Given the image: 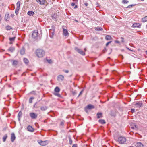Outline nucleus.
Returning <instances> with one entry per match:
<instances>
[{
  "label": "nucleus",
  "instance_id": "50",
  "mask_svg": "<svg viewBox=\"0 0 147 147\" xmlns=\"http://www.w3.org/2000/svg\"><path fill=\"white\" fill-rule=\"evenodd\" d=\"M14 16V14H12L11 15V16L12 18Z\"/></svg>",
  "mask_w": 147,
  "mask_h": 147
},
{
  "label": "nucleus",
  "instance_id": "38",
  "mask_svg": "<svg viewBox=\"0 0 147 147\" xmlns=\"http://www.w3.org/2000/svg\"><path fill=\"white\" fill-rule=\"evenodd\" d=\"M20 9H15V13L16 15H17L19 13V11Z\"/></svg>",
  "mask_w": 147,
  "mask_h": 147
},
{
  "label": "nucleus",
  "instance_id": "45",
  "mask_svg": "<svg viewBox=\"0 0 147 147\" xmlns=\"http://www.w3.org/2000/svg\"><path fill=\"white\" fill-rule=\"evenodd\" d=\"M111 41H109V42H108L106 44V46H108V45H109V44L110 43H111Z\"/></svg>",
  "mask_w": 147,
  "mask_h": 147
},
{
  "label": "nucleus",
  "instance_id": "19",
  "mask_svg": "<svg viewBox=\"0 0 147 147\" xmlns=\"http://www.w3.org/2000/svg\"><path fill=\"white\" fill-rule=\"evenodd\" d=\"M97 117L98 118H99L102 117V113H98L97 114Z\"/></svg>",
  "mask_w": 147,
  "mask_h": 147
},
{
  "label": "nucleus",
  "instance_id": "5",
  "mask_svg": "<svg viewBox=\"0 0 147 147\" xmlns=\"http://www.w3.org/2000/svg\"><path fill=\"white\" fill-rule=\"evenodd\" d=\"M75 50L81 55H85V53L81 49H79L77 47H75Z\"/></svg>",
  "mask_w": 147,
  "mask_h": 147
},
{
  "label": "nucleus",
  "instance_id": "35",
  "mask_svg": "<svg viewBox=\"0 0 147 147\" xmlns=\"http://www.w3.org/2000/svg\"><path fill=\"white\" fill-rule=\"evenodd\" d=\"M16 37H14L12 38H10L9 40L10 42H13L15 40Z\"/></svg>",
  "mask_w": 147,
  "mask_h": 147
},
{
  "label": "nucleus",
  "instance_id": "16",
  "mask_svg": "<svg viewBox=\"0 0 147 147\" xmlns=\"http://www.w3.org/2000/svg\"><path fill=\"white\" fill-rule=\"evenodd\" d=\"M37 3L41 5L44 4L45 3V0H37Z\"/></svg>",
  "mask_w": 147,
  "mask_h": 147
},
{
  "label": "nucleus",
  "instance_id": "42",
  "mask_svg": "<svg viewBox=\"0 0 147 147\" xmlns=\"http://www.w3.org/2000/svg\"><path fill=\"white\" fill-rule=\"evenodd\" d=\"M131 128L133 129H136V128H137V127L136 125H134L133 126H132L131 127Z\"/></svg>",
  "mask_w": 147,
  "mask_h": 147
},
{
  "label": "nucleus",
  "instance_id": "60",
  "mask_svg": "<svg viewBox=\"0 0 147 147\" xmlns=\"http://www.w3.org/2000/svg\"><path fill=\"white\" fill-rule=\"evenodd\" d=\"M36 103H35V104L34 105V107H35V106H36Z\"/></svg>",
  "mask_w": 147,
  "mask_h": 147
},
{
  "label": "nucleus",
  "instance_id": "8",
  "mask_svg": "<svg viewBox=\"0 0 147 147\" xmlns=\"http://www.w3.org/2000/svg\"><path fill=\"white\" fill-rule=\"evenodd\" d=\"M142 102H137L134 104V106L137 108H140L142 106Z\"/></svg>",
  "mask_w": 147,
  "mask_h": 147
},
{
  "label": "nucleus",
  "instance_id": "13",
  "mask_svg": "<svg viewBox=\"0 0 147 147\" xmlns=\"http://www.w3.org/2000/svg\"><path fill=\"white\" fill-rule=\"evenodd\" d=\"M28 131L30 132H33L34 131V129L30 125H29L27 128Z\"/></svg>",
  "mask_w": 147,
  "mask_h": 147
},
{
  "label": "nucleus",
  "instance_id": "43",
  "mask_svg": "<svg viewBox=\"0 0 147 147\" xmlns=\"http://www.w3.org/2000/svg\"><path fill=\"white\" fill-rule=\"evenodd\" d=\"M134 5H128L127 7V8H130V7H132L133 6H134Z\"/></svg>",
  "mask_w": 147,
  "mask_h": 147
},
{
  "label": "nucleus",
  "instance_id": "37",
  "mask_svg": "<svg viewBox=\"0 0 147 147\" xmlns=\"http://www.w3.org/2000/svg\"><path fill=\"white\" fill-rule=\"evenodd\" d=\"M34 98V97H31L29 100V102L30 103H32V100Z\"/></svg>",
  "mask_w": 147,
  "mask_h": 147
},
{
  "label": "nucleus",
  "instance_id": "53",
  "mask_svg": "<svg viewBox=\"0 0 147 147\" xmlns=\"http://www.w3.org/2000/svg\"><path fill=\"white\" fill-rule=\"evenodd\" d=\"M115 42H116L117 43H119V42L118 41H115Z\"/></svg>",
  "mask_w": 147,
  "mask_h": 147
},
{
  "label": "nucleus",
  "instance_id": "41",
  "mask_svg": "<svg viewBox=\"0 0 147 147\" xmlns=\"http://www.w3.org/2000/svg\"><path fill=\"white\" fill-rule=\"evenodd\" d=\"M72 94L73 95H75L77 94V92L75 90L72 92Z\"/></svg>",
  "mask_w": 147,
  "mask_h": 147
},
{
  "label": "nucleus",
  "instance_id": "63",
  "mask_svg": "<svg viewBox=\"0 0 147 147\" xmlns=\"http://www.w3.org/2000/svg\"><path fill=\"white\" fill-rule=\"evenodd\" d=\"M9 43H10V44H12V42H10Z\"/></svg>",
  "mask_w": 147,
  "mask_h": 147
},
{
  "label": "nucleus",
  "instance_id": "61",
  "mask_svg": "<svg viewBox=\"0 0 147 147\" xmlns=\"http://www.w3.org/2000/svg\"><path fill=\"white\" fill-rule=\"evenodd\" d=\"M63 122H61V125H63Z\"/></svg>",
  "mask_w": 147,
  "mask_h": 147
},
{
  "label": "nucleus",
  "instance_id": "28",
  "mask_svg": "<svg viewBox=\"0 0 147 147\" xmlns=\"http://www.w3.org/2000/svg\"><path fill=\"white\" fill-rule=\"evenodd\" d=\"M47 109V107L46 106L41 107L40 109L42 111H45Z\"/></svg>",
  "mask_w": 147,
  "mask_h": 147
},
{
  "label": "nucleus",
  "instance_id": "36",
  "mask_svg": "<svg viewBox=\"0 0 147 147\" xmlns=\"http://www.w3.org/2000/svg\"><path fill=\"white\" fill-rule=\"evenodd\" d=\"M37 40L38 39L40 40L41 38L42 35L41 34H40L38 36V32H37Z\"/></svg>",
  "mask_w": 147,
  "mask_h": 147
},
{
  "label": "nucleus",
  "instance_id": "47",
  "mask_svg": "<svg viewBox=\"0 0 147 147\" xmlns=\"http://www.w3.org/2000/svg\"><path fill=\"white\" fill-rule=\"evenodd\" d=\"M75 5V3H71V5L72 6H74Z\"/></svg>",
  "mask_w": 147,
  "mask_h": 147
},
{
  "label": "nucleus",
  "instance_id": "22",
  "mask_svg": "<svg viewBox=\"0 0 147 147\" xmlns=\"http://www.w3.org/2000/svg\"><path fill=\"white\" fill-rule=\"evenodd\" d=\"M16 6H17L16 9H20V2L19 1H18L16 3Z\"/></svg>",
  "mask_w": 147,
  "mask_h": 147
},
{
  "label": "nucleus",
  "instance_id": "15",
  "mask_svg": "<svg viewBox=\"0 0 147 147\" xmlns=\"http://www.w3.org/2000/svg\"><path fill=\"white\" fill-rule=\"evenodd\" d=\"M9 19V14L8 13H7L5 14V20L7 21Z\"/></svg>",
  "mask_w": 147,
  "mask_h": 147
},
{
  "label": "nucleus",
  "instance_id": "21",
  "mask_svg": "<svg viewBox=\"0 0 147 147\" xmlns=\"http://www.w3.org/2000/svg\"><path fill=\"white\" fill-rule=\"evenodd\" d=\"M99 122L102 124H105L106 123V122L104 120L100 119L98 121Z\"/></svg>",
  "mask_w": 147,
  "mask_h": 147
},
{
  "label": "nucleus",
  "instance_id": "40",
  "mask_svg": "<svg viewBox=\"0 0 147 147\" xmlns=\"http://www.w3.org/2000/svg\"><path fill=\"white\" fill-rule=\"evenodd\" d=\"M84 91V89H83L81 90V91L80 92V93H79V94L78 96V97H79L80 95H81L82 94L83 92Z\"/></svg>",
  "mask_w": 147,
  "mask_h": 147
},
{
  "label": "nucleus",
  "instance_id": "6",
  "mask_svg": "<svg viewBox=\"0 0 147 147\" xmlns=\"http://www.w3.org/2000/svg\"><path fill=\"white\" fill-rule=\"evenodd\" d=\"M64 79V76L61 75H60L57 77V80L59 82L63 81Z\"/></svg>",
  "mask_w": 147,
  "mask_h": 147
},
{
  "label": "nucleus",
  "instance_id": "57",
  "mask_svg": "<svg viewBox=\"0 0 147 147\" xmlns=\"http://www.w3.org/2000/svg\"><path fill=\"white\" fill-rule=\"evenodd\" d=\"M34 91H32V92H31V94H34Z\"/></svg>",
  "mask_w": 147,
  "mask_h": 147
},
{
  "label": "nucleus",
  "instance_id": "51",
  "mask_svg": "<svg viewBox=\"0 0 147 147\" xmlns=\"http://www.w3.org/2000/svg\"><path fill=\"white\" fill-rule=\"evenodd\" d=\"M65 72L66 73H67L69 72V71L68 70H65Z\"/></svg>",
  "mask_w": 147,
  "mask_h": 147
},
{
  "label": "nucleus",
  "instance_id": "48",
  "mask_svg": "<svg viewBox=\"0 0 147 147\" xmlns=\"http://www.w3.org/2000/svg\"><path fill=\"white\" fill-rule=\"evenodd\" d=\"M127 49H128V50H129L130 51H133L130 49L129 48H128L127 47H126Z\"/></svg>",
  "mask_w": 147,
  "mask_h": 147
},
{
  "label": "nucleus",
  "instance_id": "20",
  "mask_svg": "<svg viewBox=\"0 0 147 147\" xmlns=\"http://www.w3.org/2000/svg\"><path fill=\"white\" fill-rule=\"evenodd\" d=\"M94 29L95 30L98 31H102L103 30L102 28L101 27H95Z\"/></svg>",
  "mask_w": 147,
  "mask_h": 147
},
{
  "label": "nucleus",
  "instance_id": "55",
  "mask_svg": "<svg viewBox=\"0 0 147 147\" xmlns=\"http://www.w3.org/2000/svg\"><path fill=\"white\" fill-rule=\"evenodd\" d=\"M85 5L86 6H87L88 5V3H84Z\"/></svg>",
  "mask_w": 147,
  "mask_h": 147
},
{
  "label": "nucleus",
  "instance_id": "39",
  "mask_svg": "<svg viewBox=\"0 0 147 147\" xmlns=\"http://www.w3.org/2000/svg\"><path fill=\"white\" fill-rule=\"evenodd\" d=\"M128 2V1L127 0H123L122 1V3L124 4L127 3Z\"/></svg>",
  "mask_w": 147,
  "mask_h": 147
},
{
  "label": "nucleus",
  "instance_id": "64",
  "mask_svg": "<svg viewBox=\"0 0 147 147\" xmlns=\"http://www.w3.org/2000/svg\"><path fill=\"white\" fill-rule=\"evenodd\" d=\"M52 17L53 18H55L53 16Z\"/></svg>",
  "mask_w": 147,
  "mask_h": 147
},
{
  "label": "nucleus",
  "instance_id": "7",
  "mask_svg": "<svg viewBox=\"0 0 147 147\" xmlns=\"http://www.w3.org/2000/svg\"><path fill=\"white\" fill-rule=\"evenodd\" d=\"M49 32L50 37L51 38H53L54 35L55 30H52L50 29L49 30Z\"/></svg>",
  "mask_w": 147,
  "mask_h": 147
},
{
  "label": "nucleus",
  "instance_id": "25",
  "mask_svg": "<svg viewBox=\"0 0 147 147\" xmlns=\"http://www.w3.org/2000/svg\"><path fill=\"white\" fill-rule=\"evenodd\" d=\"M7 137V134H5L4 136L3 137V142H5Z\"/></svg>",
  "mask_w": 147,
  "mask_h": 147
},
{
  "label": "nucleus",
  "instance_id": "14",
  "mask_svg": "<svg viewBox=\"0 0 147 147\" xmlns=\"http://www.w3.org/2000/svg\"><path fill=\"white\" fill-rule=\"evenodd\" d=\"M15 50V48L13 47H10L8 49L9 51L11 52H13Z\"/></svg>",
  "mask_w": 147,
  "mask_h": 147
},
{
  "label": "nucleus",
  "instance_id": "12",
  "mask_svg": "<svg viewBox=\"0 0 147 147\" xmlns=\"http://www.w3.org/2000/svg\"><path fill=\"white\" fill-rule=\"evenodd\" d=\"M135 146L136 147H144L143 145L140 142H137Z\"/></svg>",
  "mask_w": 147,
  "mask_h": 147
},
{
  "label": "nucleus",
  "instance_id": "31",
  "mask_svg": "<svg viewBox=\"0 0 147 147\" xmlns=\"http://www.w3.org/2000/svg\"><path fill=\"white\" fill-rule=\"evenodd\" d=\"M69 139V144L71 145L72 143V140L71 138V136L69 135L68 136Z\"/></svg>",
  "mask_w": 147,
  "mask_h": 147
},
{
  "label": "nucleus",
  "instance_id": "59",
  "mask_svg": "<svg viewBox=\"0 0 147 147\" xmlns=\"http://www.w3.org/2000/svg\"><path fill=\"white\" fill-rule=\"evenodd\" d=\"M84 50L85 51H86V48H85L84 49Z\"/></svg>",
  "mask_w": 147,
  "mask_h": 147
},
{
  "label": "nucleus",
  "instance_id": "26",
  "mask_svg": "<svg viewBox=\"0 0 147 147\" xmlns=\"http://www.w3.org/2000/svg\"><path fill=\"white\" fill-rule=\"evenodd\" d=\"M27 14L29 16H33L34 14V12L32 11H29L27 13Z\"/></svg>",
  "mask_w": 147,
  "mask_h": 147
},
{
  "label": "nucleus",
  "instance_id": "33",
  "mask_svg": "<svg viewBox=\"0 0 147 147\" xmlns=\"http://www.w3.org/2000/svg\"><path fill=\"white\" fill-rule=\"evenodd\" d=\"M55 92H58L60 91V89L58 87H56L55 89Z\"/></svg>",
  "mask_w": 147,
  "mask_h": 147
},
{
  "label": "nucleus",
  "instance_id": "54",
  "mask_svg": "<svg viewBox=\"0 0 147 147\" xmlns=\"http://www.w3.org/2000/svg\"><path fill=\"white\" fill-rule=\"evenodd\" d=\"M47 61L49 63H50L51 61V60H48Z\"/></svg>",
  "mask_w": 147,
  "mask_h": 147
},
{
  "label": "nucleus",
  "instance_id": "24",
  "mask_svg": "<svg viewBox=\"0 0 147 147\" xmlns=\"http://www.w3.org/2000/svg\"><path fill=\"white\" fill-rule=\"evenodd\" d=\"M133 26L134 27H138L140 28V25L139 23H136L134 24L133 25Z\"/></svg>",
  "mask_w": 147,
  "mask_h": 147
},
{
  "label": "nucleus",
  "instance_id": "1",
  "mask_svg": "<svg viewBox=\"0 0 147 147\" xmlns=\"http://www.w3.org/2000/svg\"><path fill=\"white\" fill-rule=\"evenodd\" d=\"M45 51L42 49H37V57H42L45 55Z\"/></svg>",
  "mask_w": 147,
  "mask_h": 147
},
{
  "label": "nucleus",
  "instance_id": "49",
  "mask_svg": "<svg viewBox=\"0 0 147 147\" xmlns=\"http://www.w3.org/2000/svg\"><path fill=\"white\" fill-rule=\"evenodd\" d=\"M131 110L132 112H134L135 111V109H131Z\"/></svg>",
  "mask_w": 147,
  "mask_h": 147
},
{
  "label": "nucleus",
  "instance_id": "4",
  "mask_svg": "<svg viewBox=\"0 0 147 147\" xmlns=\"http://www.w3.org/2000/svg\"><path fill=\"white\" fill-rule=\"evenodd\" d=\"M31 35L34 40H36L37 39V31L35 30L33 31Z\"/></svg>",
  "mask_w": 147,
  "mask_h": 147
},
{
  "label": "nucleus",
  "instance_id": "32",
  "mask_svg": "<svg viewBox=\"0 0 147 147\" xmlns=\"http://www.w3.org/2000/svg\"><path fill=\"white\" fill-rule=\"evenodd\" d=\"M142 21L144 22L147 21V16H145L142 19Z\"/></svg>",
  "mask_w": 147,
  "mask_h": 147
},
{
  "label": "nucleus",
  "instance_id": "23",
  "mask_svg": "<svg viewBox=\"0 0 147 147\" xmlns=\"http://www.w3.org/2000/svg\"><path fill=\"white\" fill-rule=\"evenodd\" d=\"M25 49L24 48H23L20 51V53L22 55H23L25 53Z\"/></svg>",
  "mask_w": 147,
  "mask_h": 147
},
{
  "label": "nucleus",
  "instance_id": "52",
  "mask_svg": "<svg viewBox=\"0 0 147 147\" xmlns=\"http://www.w3.org/2000/svg\"><path fill=\"white\" fill-rule=\"evenodd\" d=\"M56 95H57L58 97H60V95L59 94H56Z\"/></svg>",
  "mask_w": 147,
  "mask_h": 147
},
{
  "label": "nucleus",
  "instance_id": "56",
  "mask_svg": "<svg viewBox=\"0 0 147 147\" xmlns=\"http://www.w3.org/2000/svg\"><path fill=\"white\" fill-rule=\"evenodd\" d=\"M77 7V5H76L75 6L74 8L75 9Z\"/></svg>",
  "mask_w": 147,
  "mask_h": 147
},
{
  "label": "nucleus",
  "instance_id": "2",
  "mask_svg": "<svg viewBox=\"0 0 147 147\" xmlns=\"http://www.w3.org/2000/svg\"><path fill=\"white\" fill-rule=\"evenodd\" d=\"M126 140V138L120 136L118 138L117 141L120 144H124Z\"/></svg>",
  "mask_w": 147,
  "mask_h": 147
},
{
  "label": "nucleus",
  "instance_id": "18",
  "mask_svg": "<svg viewBox=\"0 0 147 147\" xmlns=\"http://www.w3.org/2000/svg\"><path fill=\"white\" fill-rule=\"evenodd\" d=\"M87 107L89 109H91L93 108H94V107L93 105L91 104H89L87 106Z\"/></svg>",
  "mask_w": 147,
  "mask_h": 147
},
{
  "label": "nucleus",
  "instance_id": "46",
  "mask_svg": "<svg viewBox=\"0 0 147 147\" xmlns=\"http://www.w3.org/2000/svg\"><path fill=\"white\" fill-rule=\"evenodd\" d=\"M72 147H77V144H74Z\"/></svg>",
  "mask_w": 147,
  "mask_h": 147
},
{
  "label": "nucleus",
  "instance_id": "3",
  "mask_svg": "<svg viewBox=\"0 0 147 147\" xmlns=\"http://www.w3.org/2000/svg\"><path fill=\"white\" fill-rule=\"evenodd\" d=\"M37 142L40 145L42 146H45L47 145L49 142L47 140L42 141L41 140H38Z\"/></svg>",
  "mask_w": 147,
  "mask_h": 147
},
{
  "label": "nucleus",
  "instance_id": "9",
  "mask_svg": "<svg viewBox=\"0 0 147 147\" xmlns=\"http://www.w3.org/2000/svg\"><path fill=\"white\" fill-rule=\"evenodd\" d=\"M30 115L32 119H35L36 118L37 115L34 113H30Z\"/></svg>",
  "mask_w": 147,
  "mask_h": 147
},
{
  "label": "nucleus",
  "instance_id": "29",
  "mask_svg": "<svg viewBox=\"0 0 147 147\" xmlns=\"http://www.w3.org/2000/svg\"><path fill=\"white\" fill-rule=\"evenodd\" d=\"M23 61L26 64H27L28 63L29 61L28 59H27V58H24V59Z\"/></svg>",
  "mask_w": 147,
  "mask_h": 147
},
{
  "label": "nucleus",
  "instance_id": "62",
  "mask_svg": "<svg viewBox=\"0 0 147 147\" xmlns=\"http://www.w3.org/2000/svg\"><path fill=\"white\" fill-rule=\"evenodd\" d=\"M146 54L147 55V51H146Z\"/></svg>",
  "mask_w": 147,
  "mask_h": 147
},
{
  "label": "nucleus",
  "instance_id": "34",
  "mask_svg": "<svg viewBox=\"0 0 147 147\" xmlns=\"http://www.w3.org/2000/svg\"><path fill=\"white\" fill-rule=\"evenodd\" d=\"M5 28L7 30H10L12 29L11 27L9 25L7 26Z\"/></svg>",
  "mask_w": 147,
  "mask_h": 147
},
{
  "label": "nucleus",
  "instance_id": "27",
  "mask_svg": "<svg viewBox=\"0 0 147 147\" xmlns=\"http://www.w3.org/2000/svg\"><path fill=\"white\" fill-rule=\"evenodd\" d=\"M111 38V36L109 35H107L105 37V39L107 40H110Z\"/></svg>",
  "mask_w": 147,
  "mask_h": 147
},
{
  "label": "nucleus",
  "instance_id": "30",
  "mask_svg": "<svg viewBox=\"0 0 147 147\" xmlns=\"http://www.w3.org/2000/svg\"><path fill=\"white\" fill-rule=\"evenodd\" d=\"M18 63V62L16 60H13L12 63V65L14 66H16Z\"/></svg>",
  "mask_w": 147,
  "mask_h": 147
},
{
  "label": "nucleus",
  "instance_id": "11",
  "mask_svg": "<svg viewBox=\"0 0 147 147\" xmlns=\"http://www.w3.org/2000/svg\"><path fill=\"white\" fill-rule=\"evenodd\" d=\"M62 28L63 29V35L65 36L69 35V34L67 30L66 29H65L63 27Z\"/></svg>",
  "mask_w": 147,
  "mask_h": 147
},
{
  "label": "nucleus",
  "instance_id": "10",
  "mask_svg": "<svg viewBox=\"0 0 147 147\" xmlns=\"http://www.w3.org/2000/svg\"><path fill=\"white\" fill-rule=\"evenodd\" d=\"M16 139V137L14 134L12 133L11 134V139L12 142H13Z\"/></svg>",
  "mask_w": 147,
  "mask_h": 147
},
{
  "label": "nucleus",
  "instance_id": "44",
  "mask_svg": "<svg viewBox=\"0 0 147 147\" xmlns=\"http://www.w3.org/2000/svg\"><path fill=\"white\" fill-rule=\"evenodd\" d=\"M121 42H122V43H124V38H123V37H121Z\"/></svg>",
  "mask_w": 147,
  "mask_h": 147
},
{
  "label": "nucleus",
  "instance_id": "17",
  "mask_svg": "<svg viewBox=\"0 0 147 147\" xmlns=\"http://www.w3.org/2000/svg\"><path fill=\"white\" fill-rule=\"evenodd\" d=\"M22 112L21 111L19 112L18 115V119L19 121H20V117L22 116Z\"/></svg>",
  "mask_w": 147,
  "mask_h": 147
},
{
  "label": "nucleus",
  "instance_id": "58",
  "mask_svg": "<svg viewBox=\"0 0 147 147\" xmlns=\"http://www.w3.org/2000/svg\"><path fill=\"white\" fill-rule=\"evenodd\" d=\"M1 20V15H0V20Z\"/></svg>",
  "mask_w": 147,
  "mask_h": 147
}]
</instances>
